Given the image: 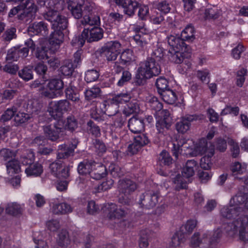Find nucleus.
Wrapping results in <instances>:
<instances>
[{
	"label": "nucleus",
	"mask_w": 248,
	"mask_h": 248,
	"mask_svg": "<svg viewBox=\"0 0 248 248\" xmlns=\"http://www.w3.org/2000/svg\"><path fill=\"white\" fill-rule=\"evenodd\" d=\"M29 54V49L26 47H14L8 51L6 59L7 61H16L20 57L25 58Z\"/></svg>",
	"instance_id": "nucleus-17"
},
{
	"label": "nucleus",
	"mask_w": 248,
	"mask_h": 248,
	"mask_svg": "<svg viewBox=\"0 0 248 248\" xmlns=\"http://www.w3.org/2000/svg\"><path fill=\"white\" fill-rule=\"evenodd\" d=\"M126 116L120 112L117 113L112 117L113 123L111 126L116 128H122L125 123Z\"/></svg>",
	"instance_id": "nucleus-50"
},
{
	"label": "nucleus",
	"mask_w": 248,
	"mask_h": 248,
	"mask_svg": "<svg viewBox=\"0 0 248 248\" xmlns=\"http://www.w3.org/2000/svg\"><path fill=\"white\" fill-rule=\"evenodd\" d=\"M121 44L117 41H111L106 43L102 46L101 54L108 62L115 61L121 53Z\"/></svg>",
	"instance_id": "nucleus-6"
},
{
	"label": "nucleus",
	"mask_w": 248,
	"mask_h": 248,
	"mask_svg": "<svg viewBox=\"0 0 248 248\" xmlns=\"http://www.w3.org/2000/svg\"><path fill=\"white\" fill-rule=\"evenodd\" d=\"M22 12L17 16L18 19L30 22L35 17L37 6L33 0H27L20 4Z\"/></svg>",
	"instance_id": "nucleus-8"
},
{
	"label": "nucleus",
	"mask_w": 248,
	"mask_h": 248,
	"mask_svg": "<svg viewBox=\"0 0 248 248\" xmlns=\"http://www.w3.org/2000/svg\"><path fill=\"white\" fill-rule=\"evenodd\" d=\"M214 154V149L211 148L209 150L207 154L204 155L201 159L200 166L202 168L205 170H208L210 169L211 163V157Z\"/></svg>",
	"instance_id": "nucleus-34"
},
{
	"label": "nucleus",
	"mask_w": 248,
	"mask_h": 248,
	"mask_svg": "<svg viewBox=\"0 0 248 248\" xmlns=\"http://www.w3.org/2000/svg\"><path fill=\"white\" fill-rule=\"evenodd\" d=\"M140 4L137 0H127L122 6L124 14L129 17L133 16L139 8Z\"/></svg>",
	"instance_id": "nucleus-23"
},
{
	"label": "nucleus",
	"mask_w": 248,
	"mask_h": 248,
	"mask_svg": "<svg viewBox=\"0 0 248 248\" xmlns=\"http://www.w3.org/2000/svg\"><path fill=\"white\" fill-rule=\"evenodd\" d=\"M239 222L234 220L232 222L224 224V230L225 232L230 237H234L239 230Z\"/></svg>",
	"instance_id": "nucleus-29"
},
{
	"label": "nucleus",
	"mask_w": 248,
	"mask_h": 248,
	"mask_svg": "<svg viewBox=\"0 0 248 248\" xmlns=\"http://www.w3.org/2000/svg\"><path fill=\"white\" fill-rule=\"evenodd\" d=\"M87 130L89 133H91L95 137L100 136L101 135L100 129L93 122L89 121L87 123Z\"/></svg>",
	"instance_id": "nucleus-60"
},
{
	"label": "nucleus",
	"mask_w": 248,
	"mask_h": 248,
	"mask_svg": "<svg viewBox=\"0 0 248 248\" xmlns=\"http://www.w3.org/2000/svg\"><path fill=\"white\" fill-rule=\"evenodd\" d=\"M19 76L25 81H29L33 78L32 71L31 68L27 67L18 72Z\"/></svg>",
	"instance_id": "nucleus-64"
},
{
	"label": "nucleus",
	"mask_w": 248,
	"mask_h": 248,
	"mask_svg": "<svg viewBox=\"0 0 248 248\" xmlns=\"http://www.w3.org/2000/svg\"><path fill=\"white\" fill-rule=\"evenodd\" d=\"M171 125L170 122L158 120L156 123V127L159 133L165 134Z\"/></svg>",
	"instance_id": "nucleus-61"
},
{
	"label": "nucleus",
	"mask_w": 248,
	"mask_h": 248,
	"mask_svg": "<svg viewBox=\"0 0 248 248\" xmlns=\"http://www.w3.org/2000/svg\"><path fill=\"white\" fill-rule=\"evenodd\" d=\"M230 170L233 175L241 174L246 171L247 165L239 162H235L231 166Z\"/></svg>",
	"instance_id": "nucleus-40"
},
{
	"label": "nucleus",
	"mask_w": 248,
	"mask_h": 248,
	"mask_svg": "<svg viewBox=\"0 0 248 248\" xmlns=\"http://www.w3.org/2000/svg\"><path fill=\"white\" fill-rule=\"evenodd\" d=\"M100 107L102 111L108 116L113 117L119 113L118 107L112 102L111 104H108L107 103V102L104 101L100 104Z\"/></svg>",
	"instance_id": "nucleus-28"
},
{
	"label": "nucleus",
	"mask_w": 248,
	"mask_h": 248,
	"mask_svg": "<svg viewBox=\"0 0 248 248\" xmlns=\"http://www.w3.org/2000/svg\"><path fill=\"white\" fill-rule=\"evenodd\" d=\"M71 110L70 103L66 99L59 101H51L48 105L47 111L54 119L60 118L63 112Z\"/></svg>",
	"instance_id": "nucleus-7"
},
{
	"label": "nucleus",
	"mask_w": 248,
	"mask_h": 248,
	"mask_svg": "<svg viewBox=\"0 0 248 248\" xmlns=\"http://www.w3.org/2000/svg\"><path fill=\"white\" fill-rule=\"evenodd\" d=\"M140 110L139 104L136 100L131 101L123 110L124 114L126 116H129L132 114L137 113Z\"/></svg>",
	"instance_id": "nucleus-35"
},
{
	"label": "nucleus",
	"mask_w": 248,
	"mask_h": 248,
	"mask_svg": "<svg viewBox=\"0 0 248 248\" xmlns=\"http://www.w3.org/2000/svg\"><path fill=\"white\" fill-rule=\"evenodd\" d=\"M76 68V65H74L71 60H66L64 64L61 67V71L63 75L69 76L72 75Z\"/></svg>",
	"instance_id": "nucleus-43"
},
{
	"label": "nucleus",
	"mask_w": 248,
	"mask_h": 248,
	"mask_svg": "<svg viewBox=\"0 0 248 248\" xmlns=\"http://www.w3.org/2000/svg\"><path fill=\"white\" fill-rule=\"evenodd\" d=\"M19 106H14L11 108H7L4 113L1 116L0 120L2 122L9 121L13 117L15 113L17 111Z\"/></svg>",
	"instance_id": "nucleus-53"
},
{
	"label": "nucleus",
	"mask_w": 248,
	"mask_h": 248,
	"mask_svg": "<svg viewBox=\"0 0 248 248\" xmlns=\"http://www.w3.org/2000/svg\"><path fill=\"white\" fill-rule=\"evenodd\" d=\"M209 235L207 232L203 233L202 235L199 232H195L190 239L189 246L192 248H213V246H209L208 243Z\"/></svg>",
	"instance_id": "nucleus-11"
},
{
	"label": "nucleus",
	"mask_w": 248,
	"mask_h": 248,
	"mask_svg": "<svg viewBox=\"0 0 248 248\" xmlns=\"http://www.w3.org/2000/svg\"><path fill=\"white\" fill-rule=\"evenodd\" d=\"M197 222L196 220H189L184 225H183L181 227L180 231L186 235L187 233H191L197 226Z\"/></svg>",
	"instance_id": "nucleus-58"
},
{
	"label": "nucleus",
	"mask_w": 248,
	"mask_h": 248,
	"mask_svg": "<svg viewBox=\"0 0 248 248\" xmlns=\"http://www.w3.org/2000/svg\"><path fill=\"white\" fill-rule=\"evenodd\" d=\"M195 30L191 25L187 26L181 32V37L185 41L189 42H192L195 38L194 35Z\"/></svg>",
	"instance_id": "nucleus-36"
},
{
	"label": "nucleus",
	"mask_w": 248,
	"mask_h": 248,
	"mask_svg": "<svg viewBox=\"0 0 248 248\" xmlns=\"http://www.w3.org/2000/svg\"><path fill=\"white\" fill-rule=\"evenodd\" d=\"M201 119V116L197 115H186L176 123V129L179 133L185 134L190 130L192 122Z\"/></svg>",
	"instance_id": "nucleus-10"
},
{
	"label": "nucleus",
	"mask_w": 248,
	"mask_h": 248,
	"mask_svg": "<svg viewBox=\"0 0 248 248\" xmlns=\"http://www.w3.org/2000/svg\"><path fill=\"white\" fill-rule=\"evenodd\" d=\"M159 94L163 100L169 104H174L177 99V96L176 93L170 89L165 90V91L160 93Z\"/></svg>",
	"instance_id": "nucleus-30"
},
{
	"label": "nucleus",
	"mask_w": 248,
	"mask_h": 248,
	"mask_svg": "<svg viewBox=\"0 0 248 248\" xmlns=\"http://www.w3.org/2000/svg\"><path fill=\"white\" fill-rule=\"evenodd\" d=\"M220 15V12L216 7L206 9L205 11V18L206 19H217Z\"/></svg>",
	"instance_id": "nucleus-62"
},
{
	"label": "nucleus",
	"mask_w": 248,
	"mask_h": 248,
	"mask_svg": "<svg viewBox=\"0 0 248 248\" xmlns=\"http://www.w3.org/2000/svg\"><path fill=\"white\" fill-rule=\"evenodd\" d=\"M206 232L208 233L209 234L208 236L209 241L208 242V243H209V246L212 245V246H213V248H215L216 244L218 242V240L222 236L221 231L218 229L212 233L209 232Z\"/></svg>",
	"instance_id": "nucleus-47"
},
{
	"label": "nucleus",
	"mask_w": 248,
	"mask_h": 248,
	"mask_svg": "<svg viewBox=\"0 0 248 248\" xmlns=\"http://www.w3.org/2000/svg\"><path fill=\"white\" fill-rule=\"evenodd\" d=\"M54 31L50 34L49 39L50 45L57 48L62 42L64 34L62 30L65 29H53Z\"/></svg>",
	"instance_id": "nucleus-21"
},
{
	"label": "nucleus",
	"mask_w": 248,
	"mask_h": 248,
	"mask_svg": "<svg viewBox=\"0 0 248 248\" xmlns=\"http://www.w3.org/2000/svg\"><path fill=\"white\" fill-rule=\"evenodd\" d=\"M43 16L44 19L51 23L52 29H66L67 27V19L61 15L59 11L47 8L43 13Z\"/></svg>",
	"instance_id": "nucleus-4"
},
{
	"label": "nucleus",
	"mask_w": 248,
	"mask_h": 248,
	"mask_svg": "<svg viewBox=\"0 0 248 248\" xmlns=\"http://www.w3.org/2000/svg\"><path fill=\"white\" fill-rule=\"evenodd\" d=\"M24 208V204H20L17 202H11L7 205L5 212L6 214L10 215L17 216L22 214Z\"/></svg>",
	"instance_id": "nucleus-24"
},
{
	"label": "nucleus",
	"mask_w": 248,
	"mask_h": 248,
	"mask_svg": "<svg viewBox=\"0 0 248 248\" xmlns=\"http://www.w3.org/2000/svg\"><path fill=\"white\" fill-rule=\"evenodd\" d=\"M43 131L46 138L52 141H55L65 134V128L62 120H58L52 124L43 126Z\"/></svg>",
	"instance_id": "nucleus-5"
},
{
	"label": "nucleus",
	"mask_w": 248,
	"mask_h": 248,
	"mask_svg": "<svg viewBox=\"0 0 248 248\" xmlns=\"http://www.w3.org/2000/svg\"><path fill=\"white\" fill-rule=\"evenodd\" d=\"M134 60L133 51L127 49L123 51L120 56L121 63L124 65H129L131 62Z\"/></svg>",
	"instance_id": "nucleus-44"
},
{
	"label": "nucleus",
	"mask_w": 248,
	"mask_h": 248,
	"mask_svg": "<svg viewBox=\"0 0 248 248\" xmlns=\"http://www.w3.org/2000/svg\"><path fill=\"white\" fill-rule=\"evenodd\" d=\"M99 74L98 72L94 69L88 70L85 73V80L88 83L96 81L99 78Z\"/></svg>",
	"instance_id": "nucleus-63"
},
{
	"label": "nucleus",
	"mask_w": 248,
	"mask_h": 248,
	"mask_svg": "<svg viewBox=\"0 0 248 248\" xmlns=\"http://www.w3.org/2000/svg\"><path fill=\"white\" fill-rule=\"evenodd\" d=\"M214 148L210 144L208 147V143L206 140L202 139L200 140L199 142L196 144L194 147V150L192 152V155L197 156L199 155L207 154L209 150Z\"/></svg>",
	"instance_id": "nucleus-22"
},
{
	"label": "nucleus",
	"mask_w": 248,
	"mask_h": 248,
	"mask_svg": "<svg viewBox=\"0 0 248 248\" xmlns=\"http://www.w3.org/2000/svg\"><path fill=\"white\" fill-rule=\"evenodd\" d=\"M172 6L169 0H163L156 3L155 7L162 13L167 14L170 11Z\"/></svg>",
	"instance_id": "nucleus-39"
},
{
	"label": "nucleus",
	"mask_w": 248,
	"mask_h": 248,
	"mask_svg": "<svg viewBox=\"0 0 248 248\" xmlns=\"http://www.w3.org/2000/svg\"><path fill=\"white\" fill-rule=\"evenodd\" d=\"M28 32L31 35L40 34L45 36L48 34V30L47 24L41 21L31 25L28 28Z\"/></svg>",
	"instance_id": "nucleus-16"
},
{
	"label": "nucleus",
	"mask_w": 248,
	"mask_h": 248,
	"mask_svg": "<svg viewBox=\"0 0 248 248\" xmlns=\"http://www.w3.org/2000/svg\"><path fill=\"white\" fill-rule=\"evenodd\" d=\"M169 45L171 47L170 50H184L186 49L185 43L182 38L175 35H170L167 37Z\"/></svg>",
	"instance_id": "nucleus-20"
},
{
	"label": "nucleus",
	"mask_w": 248,
	"mask_h": 248,
	"mask_svg": "<svg viewBox=\"0 0 248 248\" xmlns=\"http://www.w3.org/2000/svg\"><path fill=\"white\" fill-rule=\"evenodd\" d=\"M197 165V162L194 160H188L187 161L186 166L182 170V175L185 178L192 176L195 173V170Z\"/></svg>",
	"instance_id": "nucleus-25"
},
{
	"label": "nucleus",
	"mask_w": 248,
	"mask_h": 248,
	"mask_svg": "<svg viewBox=\"0 0 248 248\" xmlns=\"http://www.w3.org/2000/svg\"><path fill=\"white\" fill-rule=\"evenodd\" d=\"M109 170L110 174L114 178L122 177L125 173L123 168L116 164H111L109 167Z\"/></svg>",
	"instance_id": "nucleus-52"
},
{
	"label": "nucleus",
	"mask_w": 248,
	"mask_h": 248,
	"mask_svg": "<svg viewBox=\"0 0 248 248\" xmlns=\"http://www.w3.org/2000/svg\"><path fill=\"white\" fill-rule=\"evenodd\" d=\"M84 2V0H73L69 2L68 8L70 10L74 18L79 19L82 16L83 18L85 15H92V14H87L85 11L82 10Z\"/></svg>",
	"instance_id": "nucleus-12"
},
{
	"label": "nucleus",
	"mask_w": 248,
	"mask_h": 248,
	"mask_svg": "<svg viewBox=\"0 0 248 248\" xmlns=\"http://www.w3.org/2000/svg\"><path fill=\"white\" fill-rule=\"evenodd\" d=\"M52 212L56 215L66 214L73 211L71 206L66 202H59L56 200H53L50 203Z\"/></svg>",
	"instance_id": "nucleus-15"
},
{
	"label": "nucleus",
	"mask_w": 248,
	"mask_h": 248,
	"mask_svg": "<svg viewBox=\"0 0 248 248\" xmlns=\"http://www.w3.org/2000/svg\"><path fill=\"white\" fill-rule=\"evenodd\" d=\"M186 236L180 230L173 235L171 238V245L174 247L179 246L181 244L183 243L186 240Z\"/></svg>",
	"instance_id": "nucleus-48"
},
{
	"label": "nucleus",
	"mask_w": 248,
	"mask_h": 248,
	"mask_svg": "<svg viewBox=\"0 0 248 248\" xmlns=\"http://www.w3.org/2000/svg\"><path fill=\"white\" fill-rule=\"evenodd\" d=\"M164 56L163 48L158 47L155 49L151 54V57L147 59L161 64L163 62Z\"/></svg>",
	"instance_id": "nucleus-45"
},
{
	"label": "nucleus",
	"mask_w": 248,
	"mask_h": 248,
	"mask_svg": "<svg viewBox=\"0 0 248 248\" xmlns=\"http://www.w3.org/2000/svg\"><path fill=\"white\" fill-rule=\"evenodd\" d=\"M47 87L50 90L60 91L63 87V82L61 79H52L47 83Z\"/></svg>",
	"instance_id": "nucleus-51"
},
{
	"label": "nucleus",
	"mask_w": 248,
	"mask_h": 248,
	"mask_svg": "<svg viewBox=\"0 0 248 248\" xmlns=\"http://www.w3.org/2000/svg\"><path fill=\"white\" fill-rule=\"evenodd\" d=\"M181 51H177V50H170V49L169 51L170 54L169 55L170 60L175 63H181L183 62L184 56H183V53Z\"/></svg>",
	"instance_id": "nucleus-46"
},
{
	"label": "nucleus",
	"mask_w": 248,
	"mask_h": 248,
	"mask_svg": "<svg viewBox=\"0 0 248 248\" xmlns=\"http://www.w3.org/2000/svg\"><path fill=\"white\" fill-rule=\"evenodd\" d=\"M248 198V193H238L231 199L230 203L237 205L238 206L245 207L247 199Z\"/></svg>",
	"instance_id": "nucleus-33"
},
{
	"label": "nucleus",
	"mask_w": 248,
	"mask_h": 248,
	"mask_svg": "<svg viewBox=\"0 0 248 248\" xmlns=\"http://www.w3.org/2000/svg\"><path fill=\"white\" fill-rule=\"evenodd\" d=\"M81 24L84 26L89 25L91 28L85 29L87 31V41L88 42L98 41L103 38V30L98 26L100 24V17L98 16L85 15L80 20Z\"/></svg>",
	"instance_id": "nucleus-1"
},
{
	"label": "nucleus",
	"mask_w": 248,
	"mask_h": 248,
	"mask_svg": "<svg viewBox=\"0 0 248 248\" xmlns=\"http://www.w3.org/2000/svg\"><path fill=\"white\" fill-rule=\"evenodd\" d=\"M50 51L46 47H37L35 53L36 58L39 60L46 61L49 55H50Z\"/></svg>",
	"instance_id": "nucleus-56"
},
{
	"label": "nucleus",
	"mask_w": 248,
	"mask_h": 248,
	"mask_svg": "<svg viewBox=\"0 0 248 248\" xmlns=\"http://www.w3.org/2000/svg\"><path fill=\"white\" fill-rule=\"evenodd\" d=\"M137 188L136 184L130 179H122L118 182V189L122 195L119 199V202L125 205H129L131 200L129 198Z\"/></svg>",
	"instance_id": "nucleus-3"
},
{
	"label": "nucleus",
	"mask_w": 248,
	"mask_h": 248,
	"mask_svg": "<svg viewBox=\"0 0 248 248\" xmlns=\"http://www.w3.org/2000/svg\"><path fill=\"white\" fill-rule=\"evenodd\" d=\"M161 72V64L149 59L141 62L136 75L137 82L141 84L143 80L158 75Z\"/></svg>",
	"instance_id": "nucleus-2"
},
{
	"label": "nucleus",
	"mask_w": 248,
	"mask_h": 248,
	"mask_svg": "<svg viewBox=\"0 0 248 248\" xmlns=\"http://www.w3.org/2000/svg\"><path fill=\"white\" fill-rule=\"evenodd\" d=\"M243 212V207L230 203L229 206H226L220 210V214L224 218H235Z\"/></svg>",
	"instance_id": "nucleus-14"
},
{
	"label": "nucleus",
	"mask_w": 248,
	"mask_h": 248,
	"mask_svg": "<svg viewBox=\"0 0 248 248\" xmlns=\"http://www.w3.org/2000/svg\"><path fill=\"white\" fill-rule=\"evenodd\" d=\"M43 171V169L42 165L38 162L30 164L25 170V172L28 176L37 177L40 176Z\"/></svg>",
	"instance_id": "nucleus-26"
},
{
	"label": "nucleus",
	"mask_w": 248,
	"mask_h": 248,
	"mask_svg": "<svg viewBox=\"0 0 248 248\" xmlns=\"http://www.w3.org/2000/svg\"><path fill=\"white\" fill-rule=\"evenodd\" d=\"M129 130L133 133H139L144 129V119L142 118L133 117L128 121Z\"/></svg>",
	"instance_id": "nucleus-19"
},
{
	"label": "nucleus",
	"mask_w": 248,
	"mask_h": 248,
	"mask_svg": "<svg viewBox=\"0 0 248 248\" xmlns=\"http://www.w3.org/2000/svg\"><path fill=\"white\" fill-rule=\"evenodd\" d=\"M186 178L180 174H177L173 179V186L176 190L186 189L187 187Z\"/></svg>",
	"instance_id": "nucleus-37"
},
{
	"label": "nucleus",
	"mask_w": 248,
	"mask_h": 248,
	"mask_svg": "<svg viewBox=\"0 0 248 248\" xmlns=\"http://www.w3.org/2000/svg\"><path fill=\"white\" fill-rule=\"evenodd\" d=\"M87 31L83 30L80 35L74 37L71 41V44L74 46L82 47L87 40Z\"/></svg>",
	"instance_id": "nucleus-49"
},
{
	"label": "nucleus",
	"mask_w": 248,
	"mask_h": 248,
	"mask_svg": "<svg viewBox=\"0 0 248 248\" xmlns=\"http://www.w3.org/2000/svg\"><path fill=\"white\" fill-rule=\"evenodd\" d=\"M168 84V80L163 77H159L156 79L155 85L159 94L169 89Z\"/></svg>",
	"instance_id": "nucleus-55"
},
{
	"label": "nucleus",
	"mask_w": 248,
	"mask_h": 248,
	"mask_svg": "<svg viewBox=\"0 0 248 248\" xmlns=\"http://www.w3.org/2000/svg\"><path fill=\"white\" fill-rule=\"evenodd\" d=\"M74 153L73 149H71L65 144H62L59 146L57 153V158L59 159H65L68 158Z\"/></svg>",
	"instance_id": "nucleus-31"
},
{
	"label": "nucleus",
	"mask_w": 248,
	"mask_h": 248,
	"mask_svg": "<svg viewBox=\"0 0 248 248\" xmlns=\"http://www.w3.org/2000/svg\"><path fill=\"white\" fill-rule=\"evenodd\" d=\"M57 242L58 245L62 247H66L70 244V240L66 231L62 230L59 233Z\"/></svg>",
	"instance_id": "nucleus-41"
},
{
	"label": "nucleus",
	"mask_w": 248,
	"mask_h": 248,
	"mask_svg": "<svg viewBox=\"0 0 248 248\" xmlns=\"http://www.w3.org/2000/svg\"><path fill=\"white\" fill-rule=\"evenodd\" d=\"M133 39L137 45L143 47L147 44L148 41L150 40V36L147 34L138 33L134 36Z\"/></svg>",
	"instance_id": "nucleus-57"
},
{
	"label": "nucleus",
	"mask_w": 248,
	"mask_h": 248,
	"mask_svg": "<svg viewBox=\"0 0 248 248\" xmlns=\"http://www.w3.org/2000/svg\"><path fill=\"white\" fill-rule=\"evenodd\" d=\"M158 196L153 191H147L140 197L139 203L142 208L151 209L155 207L158 202Z\"/></svg>",
	"instance_id": "nucleus-9"
},
{
	"label": "nucleus",
	"mask_w": 248,
	"mask_h": 248,
	"mask_svg": "<svg viewBox=\"0 0 248 248\" xmlns=\"http://www.w3.org/2000/svg\"><path fill=\"white\" fill-rule=\"evenodd\" d=\"M93 162L94 161L93 160H84L80 162L78 168V173L82 175L89 174L90 175Z\"/></svg>",
	"instance_id": "nucleus-32"
},
{
	"label": "nucleus",
	"mask_w": 248,
	"mask_h": 248,
	"mask_svg": "<svg viewBox=\"0 0 248 248\" xmlns=\"http://www.w3.org/2000/svg\"><path fill=\"white\" fill-rule=\"evenodd\" d=\"M107 174V171L106 167L102 163L96 162L94 161L90 173V177L95 180H99L105 177Z\"/></svg>",
	"instance_id": "nucleus-18"
},
{
	"label": "nucleus",
	"mask_w": 248,
	"mask_h": 248,
	"mask_svg": "<svg viewBox=\"0 0 248 248\" xmlns=\"http://www.w3.org/2000/svg\"><path fill=\"white\" fill-rule=\"evenodd\" d=\"M63 124L65 130L67 129L73 131L78 127V122L73 116H69Z\"/></svg>",
	"instance_id": "nucleus-54"
},
{
	"label": "nucleus",
	"mask_w": 248,
	"mask_h": 248,
	"mask_svg": "<svg viewBox=\"0 0 248 248\" xmlns=\"http://www.w3.org/2000/svg\"><path fill=\"white\" fill-rule=\"evenodd\" d=\"M47 6L48 8L54 9L57 11H61L63 8V0H47Z\"/></svg>",
	"instance_id": "nucleus-59"
},
{
	"label": "nucleus",
	"mask_w": 248,
	"mask_h": 248,
	"mask_svg": "<svg viewBox=\"0 0 248 248\" xmlns=\"http://www.w3.org/2000/svg\"><path fill=\"white\" fill-rule=\"evenodd\" d=\"M7 173L13 176L20 171V166L18 160L14 158L8 160L5 164Z\"/></svg>",
	"instance_id": "nucleus-27"
},
{
	"label": "nucleus",
	"mask_w": 248,
	"mask_h": 248,
	"mask_svg": "<svg viewBox=\"0 0 248 248\" xmlns=\"http://www.w3.org/2000/svg\"><path fill=\"white\" fill-rule=\"evenodd\" d=\"M131 98L130 93L128 92L121 93L115 95L112 99V102L117 106L128 102Z\"/></svg>",
	"instance_id": "nucleus-38"
},
{
	"label": "nucleus",
	"mask_w": 248,
	"mask_h": 248,
	"mask_svg": "<svg viewBox=\"0 0 248 248\" xmlns=\"http://www.w3.org/2000/svg\"><path fill=\"white\" fill-rule=\"evenodd\" d=\"M108 217L111 219L121 218L125 217L129 212V209L127 207L118 206L114 203L108 204Z\"/></svg>",
	"instance_id": "nucleus-13"
},
{
	"label": "nucleus",
	"mask_w": 248,
	"mask_h": 248,
	"mask_svg": "<svg viewBox=\"0 0 248 248\" xmlns=\"http://www.w3.org/2000/svg\"><path fill=\"white\" fill-rule=\"evenodd\" d=\"M85 98L87 100H91L101 95V89L98 87L94 86L87 89L85 92Z\"/></svg>",
	"instance_id": "nucleus-42"
}]
</instances>
